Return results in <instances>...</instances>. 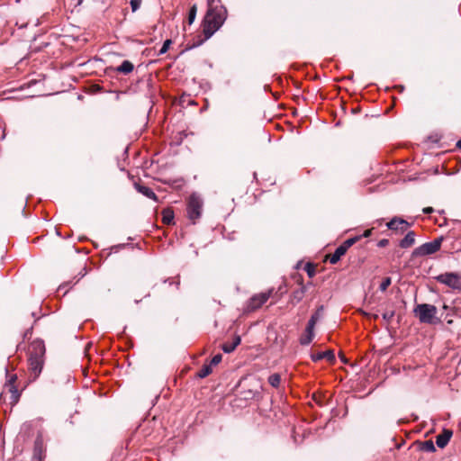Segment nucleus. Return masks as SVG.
Instances as JSON below:
<instances>
[{
	"instance_id": "1",
	"label": "nucleus",
	"mask_w": 461,
	"mask_h": 461,
	"mask_svg": "<svg viewBox=\"0 0 461 461\" xmlns=\"http://www.w3.org/2000/svg\"><path fill=\"white\" fill-rule=\"evenodd\" d=\"M227 15V9L220 0H208V10L202 23L203 38L194 42L191 47L200 46L211 38L222 26Z\"/></svg>"
},
{
	"instance_id": "2",
	"label": "nucleus",
	"mask_w": 461,
	"mask_h": 461,
	"mask_svg": "<svg viewBox=\"0 0 461 461\" xmlns=\"http://www.w3.org/2000/svg\"><path fill=\"white\" fill-rule=\"evenodd\" d=\"M45 351L44 342L41 339L33 340L29 346L28 363L32 380L37 379L42 371Z\"/></svg>"
},
{
	"instance_id": "3",
	"label": "nucleus",
	"mask_w": 461,
	"mask_h": 461,
	"mask_svg": "<svg viewBox=\"0 0 461 461\" xmlns=\"http://www.w3.org/2000/svg\"><path fill=\"white\" fill-rule=\"evenodd\" d=\"M414 312L420 322L432 324L436 321L438 310L432 304L421 303L416 306Z\"/></svg>"
},
{
	"instance_id": "4",
	"label": "nucleus",
	"mask_w": 461,
	"mask_h": 461,
	"mask_svg": "<svg viewBox=\"0 0 461 461\" xmlns=\"http://www.w3.org/2000/svg\"><path fill=\"white\" fill-rule=\"evenodd\" d=\"M274 289H268L266 292H262L257 294H254L246 304V311L249 312H255L258 310L262 305H264L267 300L273 294Z\"/></svg>"
},
{
	"instance_id": "5",
	"label": "nucleus",
	"mask_w": 461,
	"mask_h": 461,
	"mask_svg": "<svg viewBox=\"0 0 461 461\" xmlns=\"http://www.w3.org/2000/svg\"><path fill=\"white\" fill-rule=\"evenodd\" d=\"M437 281L449 288L461 291V275L454 272H447L436 277Z\"/></svg>"
},
{
	"instance_id": "6",
	"label": "nucleus",
	"mask_w": 461,
	"mask_h": 461,
	"mask_svg": "<svg viewBox=\"0 0 461 461\" xmlns=\"http://www.w3.org/2000/svg\"><path fill=\"white\" fill-rule=\"evenodd\" d=\"M440 246L441 240H435L431 242H427L420 246L415 249L414 253L419 256L431 255L439 250Z\"/></svg>"
},
{
	"instance_id": "7",
	"label": "nucleus",
	"mask_w": 461,
	"mask_h": 461,
	"mask_svg": "<svg viewBox=\"0 0 461 461\" xmlns=\"http://www.w3.org/2000/svg\"><path fill=\"white\" fill-rule=\"evenodd\" d=\"M202 203H187L186 215L192 223H195L202 215Z\"/></svg>"
},
{
	"instance_id": "8",
	"label": "nucleus",
	"mask_w": 461,
	"mask_h": 461,
	"mask_svg": "<svg viewBox=\"0 0 461 461\" xmlns=\"http://www.w3.org/2000/svg\"><path fill=\"white\" fill-rule=\"evenodd\" d=\"M386 226L392 230L402 233L410 227V223L402 218L394 217L386 223Z\"/></svg>"
},
{
	"instance_id": "9",
	"label": "nucleus",
	"mask_w": 461,
	"mask_h": 461,
	"mask_svg": "<svg viewBox=\"0 0 461 461\" xmlns=\"http://www.w3.org/2000/svg\"><path fill=\"white\" fill-rule=\"evenodd\" d=\"M311 358L313 362H318L322 359H326L330 363H333L335 361V354H334L333 350L329 349V350L323 351V352L312 353L311 355Z\"/></svg>"
},
{
	"instance_id": "10",
	"label": "nucleus",
	"mask_w": 461,
	"mask_h": 461,
	"mask_svg": "<svg viewBox=\"0 0 461 461\" xmlns=\"http://www.w3.org/2000/svg\"><path fill=\"white\" fill-rule=\"evenodd\" d=\"M315 336L314 327L307 323L304 332L300 337V344L303 346L309 345Z\"/></svg>"
},
{
	"instance_id": "11",
	"label": "nucleus",
	"mask_w": 461,
	"mask_h": 461,
	"mask_svg": "<svg viewBox=\"0 0 461 461\" xmlns=\"http://www.w3.org/2000/svg\"><path fill=\"white\" fill-rule=\"evenodd\" d=\"M452 431L450 429H444L439 435L436 437V444L438 447H445L449 442L452 437Z\"/></svg>"
},
{
	"instance_id": "12",
	"label": "nucleus",
	"mask_w": 461,
	"mask_h": 461,
	"mask_svg": "<svg viewBox=\"0 0 461 461\" xmlns=\"http://www.w3.org/2000/svg\"><path fill=\"white\" fill-rule=\"evenodd\" d=\"M347 251L348 249L342 244L339 245L336 249L334 253L329 257L330 263L332 265L337 264L340 260L341 257L346 254Z\"/></svg>"
},
{
	"instance_id": "13",
	"label": "nucleus",
	"mask_w": 461,
	"mask_h": 461,
	"mask_svg": "<svg viewBox=\"0 0 461 461\" xmlns=\"http://www.w3.org/2000/svg\"><path fill=\"white\" fill-rule=\"evenodd\" d=\"M240 336H235L232 342H226L224 344H222L221 346V349L223 350V352L225 353H231L235 350V348L240 344Z\"/></svg>"
},
{
	"instance_id": "14",
	"label": "nucleus",
	"mask_w": 461,
	"mask_h": 461,
	"mask_svg": "<svg viewBox=\"0 0 461 461\" xmlns=\"http://www.w3.org/2000/svg\"><path fill=\"white\" fill-rule=\"evenodd\" d=\"M174 217H175L174 211L171 208L167 207L162 211V222L164 224H167V225L175 224Z\"/></svg>"
},
{
	"instance_id": "15",
	"label": "nucleus",
	"mask_w": 461,
	"mask_h": 461,
	"mask_svg": "<svg viewBox=\"0 0 461 461\" xmlns=\"http://www.w3.org/2000/svg\"><path fill=\"white\" fill-rule=\"evenodd\" d=\"M135 188L139 193L142 194L147 198L157 200L155 193L149 187L140 184H135Z\"/></svg>"
},
{
	"instance_id": "16",
	"label": "nucleus",
	"mask_w": 461,
	"mask_h": 461,
	"mask_svg": "<svg viewBox=\"0 0 461 461\" xmlns=\"http://www.w3.org/2000/svg\"><path fill=\"white\" fill-rule=\"evenodd\" d=\"M133 69H134V65L129 60H124L122 63V65L117 67L114 70L118 73L128 75V74L131 73L133 71Z\"/></svg>"
},
{
	"instance_id": "17",
	"label": "nucleus",
	"mask_w": 461,
	"mask_h": 461,
	"mask_svg": "<svg viewBox=\"0 0 461 461\" xmlns=\"http://www.w3.org/2000/svg\"><path fill=\"white\" fill-rule=\"evenodd\" d=\"M415 242V233L409 231L405 237L400 241V247L407 249L411 247Z\"/></svg>"
},
{
	"instance_id": "18",
	"label": "nucleus",
	"mask_w": 461,
	"mask_h": 461,
	"mask_svg": "<svg viewBox=\"0 0 461 461\" xmlns=\"http://www.w3.org/2000/svg\"><path fill=\"white\" fill-rule=\"evenodd\" d=\"M323 306H320L316 312L311 316L310 320L308 321V324L314 327L316 323L321 320L322 317V312H323Z\"/></svg>"
},
{
	"instance_id": "19",
	"label": "nucleus",
	"mask_w": 461,
	"mask_h": 461,
	"mask_svg": "<svg viewBox=\"0 0 461 461\" xmlns=\"http://www.w3.org/2000/svg\"><path fill=\"white\" fill-rule=\"evenodd\" d=\"M305 294V287H301L300 289H297L293 292L292 294V303H297L301 302Z\"/></svg>"
},
{
	"instance_id": "20",
	"label": "nucleus",
	"mask_w": 461,
	"mask_h": 461,
	"mask_svg": "<svg viewBox=\"0 0 461 461\" xmlns=\"http://www.w3.org/2000/svg\"><path fill=\"white\" fill-rule=\"evenodd\" d=\"M5 386L8 387V390L11 393L12 403L15 404L19 401V398H20V393H19L17 387L14 384H10V385H5Z\"/></svg>"
},
{
	"instance_id": "21",
	"label": "nucleus",
	"mask_w": 461,
	"mask_h": 461,
	"mask_svg": "<svg viewBox=\"0 0 461 461\" xmlns=\"http://www.w3.org/2000/svg\"><path fill=\"white\" fill-rule=\"evenodd\" d=\"M212 368L211 366V365L209 364H204L202 368L199 370V372L197 373V376L199 378H205L206 376H208L210 374H212Z\"/></svg>"
},
{
	"instance_id": "22",
	"label": "nucleus",
	"mask_w": 461,
	"mask_h": 461,
	"mask_svg": "<svg viewBox=\"0 0 461 461\" xmlns=\"http://www.w3.org/2000/svg\"><path fill=\"white\" fill-rule=\"evenodd\" d=\"M268 383L275 388L279 387L281 383V376L279 374H272L268 377Z\"/></svg>"
},
{
	"instance_id": "23",
	"label": "nucleus",
	"mask_w": 461,
	"mask_h": 461,
	"mask_svg": "<svg viewBox=\"0 0 461 461\" xmlns=\"http://www.w3.org/2000/svg\"><path fill=\"white\" fill-rule=\"evenodd\" d=\"M361 236H356V237H353V238H350V239H348L347 240H345L342 245L347 249H348L351 246H353L357 241H358L360 240Z\"/></svg>"
},
{
	"instance_id": "24",
	"label": "nucleus",
	"mask_w": 461,
	"mask_h": 461,
	"mask_svg": "<svg viewBox=\"0 0 461 461\" xmlns=\"http://www.w3.org/2000/svg\"><path fill=\"white\" fill-rule=\"evenodd\" d=\"M196 13H197V8L195 5H193L190 10H189V13H188V23L189 24L193 23L194 19H195V16H196Z\"/></svg>"
},
{
	"instance_id": "25",
	"label": "nucleus",
	"mask_w": 461,
	"mask_h": 461,
	"mask_svg": "<svg viewBox=\"0 0 461 461\" xmlns=\"http://www.w3.org/2000/svg\"><path fill=\"white\" fill-rule=\"evenodd\" d=\"M391 284H392L391 277L384 278L379 286L380 291H382V292L386 291V289L390 286Z\"/></svg>"
},
{
	"instance_id": "26",
	"label": "nucleus",
	"mask_w": 461,
	"mask_h": 461,
	"mask_svg": "<svg viewBox=\"0 0 461 461\" xmlns=\"http://www.w3.org/2000/svg\"><path fill=\"white\" fill-rule=\"evenodd\" d=\"M172 44L171 40H166L163 43L162 48L159 50V55L165 54Z\"/></svg>"
},
{
	"instance_id": "27",
	"label": "nucleus",
	"mask_w": 461,
	"mask_h": 461,
	"mask_svg": "<svg viewBox=\"0 0 461 461\" xmlns=\"http://www.w3.org/2000/svg\"><path fill=\"white\" fill-rule=\"evenodd\" d=\"M423 449L426 451H430V452L435 451V447H434L433 442L430 440L425 441L423 444Z\"/></svg>"
},
{
	"instance_id": "28",
	"label": "nucleus",
	"mask_w": 461,
	"mask_h": 461,
	"mask_svg": "<svg viewBox=\"0 0 461 461\" xmlns=\"http://www.w3.org/2000/svg\"><path fill=\"white\" fill-rule=\"evenodd\" d=\"M221 359H222L221 355V354H217V355H215V356L212 358V360H211V362H210V364H209V365H211V366H216V365H218L219 363H221Z\"/></svg>"
},
{
	"instance_id": "29",
	"label": "nucleus",
	"mask_w": 461,
	"mask_h": 461,
	"mask_svg": "<svg viewBox=\"0 0 461 461\" xmlns=\"http://www.w3.org/2000/svg\"><path fill=\"white\" fill-rule=\"evenodd\" d=\"M130 4H131L132 12H136L141 5V0H131Z\"/></svg>"
},
{
	"instance_id": "30",
	"label": "nucleus",
	"mask_w": 461,
	"mask_h": 461,
	"mask_svg": "<svg viewBox=\"0 0 461 461\" xmlns=\"http://www.w3.org/2000/svg\"><path fill=\"white\" fill-rule=\"evenodd\" d=\"M393 312H387L383 314V318L389 321L393 317Z\"/></svg>"
},
{
	"instance_id": "31",
	"label": "nucleus",
	"mask_w": 461,
	"mask_h": 461,
	"mask_svg": "<svg viewBox=\"0 0 461 461\" xmlns=\"http://www.w3.org/2000/svg\"><path fill=\"white\" fill-rule=\"evenodd\" d=\"M16 379H17L16 375H10L5 385L14 384V382L16 381Z\"/></svg>"
},
{
	"instance_id": "32",
	"label": "nucleus",
	"mask_w": 461,
	"mask_h": 461,
	"mask_svg": "<svg viewBox=\"0 0 461 461\" xmlns=\"http://www.w3.org/2000/svg\"><path fill=\"white\" fill-rule=\"evenodd\" d=\"M389 243L388 240H381L378 242L379 247H385Z\"/></svg>"
},
{
	"instance_id": "33",
	"label": "nucleus",
	"mask_w": 461,
	"mask_h": 461,
	"mask_svg": "<svg viewBox=\"0 0 461 461\" xmlns=\"http://www.w3.org/2000/svg\"><path fill=\"white\" fill-rule=\"evenodd\" d=\"M372 233V230H365V232L363 233V237H369Z\"/></svg>"
},
{
	"instance_id": "34",
	"label": "nucleus",
	"mask_w": 461,
	"mask_h": 461,
	"mask_svg": "<svg viewBox=\"0 0 461 461\" xmlns=\"http://www.w3.org/2000/svg\"><path fill=\"white\" fill-rule=\"evenodd\" d=\"M433 211L431 207H427L423 209L424 213H430Z\"/></svg>"
},
{
	"instance_id": "35",
	"label": "nucleus",
	"mask_w": 461,
	"mask_h": 461,
	"mask_svg": "<svg viewBox=\"0 0 461 461\" xmlns=\"http://www.w3.org/2000/svg\"><path fill=\"white\" fill-rule=\"evenodd\" d=\"M395 88H396L400 93L403 92V90H404V86H402V85L396 86H395Z\"/></svg>"
},
{
	"instance_id": "36",
	"label": "nucleus",
	"mask_w": 461,
	"mask_h": 461,
	"mask_svg": "<svg viewBox=\"0 0 461 461\" xmlns=\"http://www.w3.org/2000/svg\"><path fill=\"white\" fill-rule=\"evenodd\" d=\"M359 112H360V108H359L358 106H357L356 108H353V109H352V113H359Z\"/></svg>"
},
{
	"instance_id": "37",
	"label": "nucleus",
	"mask_w": 461,
	"mask_h": 461,
	"mask_svg": "<svg viewBox=\"0 0 461 461\" xmlns=\"http://www.w3.org/2000/svg\"><path fill=\"white\" fill-rule=\"evenodd\" d=\"M308 274L310 276H312L314 274V270L308 269Z\"/></svg>"
},
{
	"instance_id": "38",
	"label": "nucleus",
	"mask_w": 461,
	"mask_h": 461,
	"mask_svg": "<svg viewBox=\"0 0 461 461\" xmlns=\"http://www.w3.org/2000/svg\"><path fill=\"white\" fill-rule=\"evenodd\" d=\"M456 147L461 149V140L457 141Z\"/></svg>"
},
{
	"instance_id": "39",
	"label": "nucleus",
	"mask_w": 461,
	"mask_h": 461,
	"mask_svg": "<svg viewBox=\"0 0 461 461\" xmlns=\"http://www.w3.org/2000/svg\"><path fill=\"white\" fill-rule=\"evenodd\" d=\"M353 77H354V75L350 74L349 76L347 77V78L351 80V79H353Z\"/></svg>"
},
{
	"instance_id": "40",
	"label": "nucleus",
	"mask_w": 461,
	"mask_h": 461,
	"mask_svg": "<svg viewBox=\"0 0 461 461\" xmlns=\"http://www.w3.org/2000/svg\"><path fill=\"white\" fill-rule=\"evenodd\" d=\"M341 360H342L343 362H347V360H346V359H345V357H341Z\"/></svg>"
},
{
	"instance_id": "41",
	"label": "nucleus",
	"mask_w": 461,
	"mask_h": 461,
	"mask_svg": "<svg viewBox=\"0 0 461 461\" xmlns=\"http://www.w3.org/2000/svg\"><path fill=\"white\" fill-rule=\"evenodd\" d=\"M38 447V441L35 442V449Z\"/></svg>"
}]
</instances>
